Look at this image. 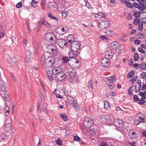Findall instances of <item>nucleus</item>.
Instances as JSON below:
<instances>
[{"label": "nucleus", "instance_id": "f257e3e1", "mask_svg": "<svg viewBox=\"0 0 146 146\" xmlns=\"http://www.w3.org/2000/svg\"><path fill=\"white\" fill-rule=\"evenodd\" d=\"M94 121L90 117H87L86 118L84 121V125L86 128H90L93 125Z\"/></svg>", "mask_w": 146, "mask_h": 146}, {"label": "nucleus", "instance_id": "f03ea898", "mask_svg": "<svg viewBox=\"0 0 146 146\" xmlns=\"http://www.w3.org/2000/svg\"><path fill=\"white\" fill-rule=\"evenodd\" d=\"M45 39L50 42H55V36L52 33H47L45 36Z\"/></svg>", "mask_w": 146, "mask_h": 146}, {"label": "nucleus", "instance_id": "7ed1b4c3", "mask_svg": "<svg viewBox=\"0 0 146 146\" xmlns=\"http://www.w3.org/2000/svg\"><path fill=\"white\" fill-rule=\"evenodd\" d=\"M109 23L107 21L103 20L100 23L99 27L101 30L107 28L109 26Z\"/></svg>", "mask_w": 146, "mask_h": 146}, {"label": "nucleus", "instance_id": "20e7f679", "mask_svg": "<svg viewBox=\"0 0 146 146\" xmlns=\"http://www.w3.org/2000/svg\"><path fill=\"white\" fill-rule=\"evenodd\" d=\"M111 120V116L110 115H103L101 117V121L103 123L110 122Z\"/></svg>", "mask_w": 146, "mask_h": 146}, {"label": "nucleus", "instance_id": "39448f33", "mask_svg": "<svg viewBox=\"0 0 146 146\" xmlns=\"http://www.w3.org/2000/svg\"><path fill=\"white\" fill-rule=\"evenodd\" d=\"M65 78V75L63 71L60 73L57 74L55 76L56 79L60 82L62 81Z\"/></svg>", "mask_w": 146, "mask_h": 146}, {"label": "nucleus", "instance_id": "423d86ee", "mask_svg": "<svg viewBox=\"0 0 146 146\" xmlns=\"http://www.w3.org/2000/svg\"><path fill=\"white\" fill-rule=\"evenodd\" d=\"M69 75L70 76L69 81L71 83L76 82L77 80L74 73L72 72H70L69 73Z\"/></svg>", "mask_w": 146, "mask_h": 146}, {"label": "nucleus", "instance_id": "0eeeda50", "mask_svg": "<svg viewBox=\"0 0 146 146\" xmlns=\"http://www.w3.org/2000/svg\"><path fill=\"white\" fill-rule=\"evenodd\" d=\"M114 53L111 50H109L105 52V57L108 59H111L113 56Z\"/></svg>", "mask_w": 146, "mask_h": 146}, {"label": "nucleus", "instance_id": "6e6552de", "mask_svg": "<svg viewBox=\"0 0 146 146\" xmlns=\"http://www.w3.org/2000/svg\"><path fill=\"white\" fill-rule=\"evenodd\" d=\"M140 6L139 9H141V11H143L146 8V1L145 0H141L139 2Z\"/></svg>", "mask_w": 146, "mask_h": 146}, {"label": "nucleus", "instance_id": "1a4fd4ad", "mask_svg": "<svg viewBox=\"0 0 146 146\" xmlns=\"http://www.w3.org/2000/svg\"><path fill=\"white\" fill-rule=\"evenodd\" d=\"M123 121L120 119H115L114 121V124L118 127H122L123 125Z\"/></svg>", "mask_w": 146, "mask_h": 146}, {"label": "nucleus", "instance_id": "9d476101", "mask_svg": "<svg viewBox=\"0 0 146 146\" xmlns=\"http://www.w3.org/2000/svg\"><path fill=\"white\" fill-rule=\"evenodd\" d=\"M109 60L106 58H104L101 60V65L104 67H107L110 64Z\"/></svg>", "mask_w": 146, "mask_h": 146}, {"label": "nucleus", "instance_id": "9b49d317", "mask_svg": "<svg viewBox=\"0 0 146 146\" xmlns=\"http://www.w3.org/2000/svg\"><path fill=\"white\" fill-rule=\"evenodd\" d=\"M51 70L54 74L56 75L62 72V70L61 66H59L54 68Z\"/></svg>", "mask_w": 146, "mask_h": 146}, {"label": "nucleus", "instance_id": "f8f14e48", "mask_svg": "<svg viewBox=\"0 0 146 146\" xmlns=\"http://www.w3.org/2000/svg\"><path fill=\"white\" fill-rule=\"evenodd\" d=\"M18 61V59L16 57H12L9 60V63L13 66H16L17 65Z\"/></svg>", "mask_w": 146, "mask_h": 146}, {"label": "nucleus", "instance_id": "ddd939ff", "mask_svg": "<svg viewBox=\"0 0 146 146\" xmlns=\"http://www.w3.org/2000/svg\"><path fill=\"white\" fill-rule=\"evenodd\" d=\"M7 122L6 119L5 122L6 124L4 126V130L5 131H9L11 129V125L10 123Z\"/></svg>", "mask_w": 146, "mask_h": 146}, {"label": "nucleus", "instance_id": "4468645a", "mask_svg": "<svg viewBox=\"0 0 146 146\" xmlns=\"http://www.w3.org/2000/svg\"><path fill=\"white\" fill-rule=\"evenodd\" d=\"M6 86L3 82H0V93L3 94L5 93L6 91Z\"/></svg>", "mask_w": 146, "mask_h": 146}, {"label": "nucleus", "instance_id": "2eb2a0df", "mask_svg": "<svg viewBox=\"0 0 146 146\" xmlns=\"http://www.w3.org/2000/svg\"><path fill=\"white\" fill-rule=\"evenodd\" d=\"M25 61L26 62H28L30 60L31 58V52L28 50L26 51L25 52Z\"/></svg>", "mask_w": 146, "mask_h": 146}, {"label": "nucleus", "instance_id": "dca6fc26", "mask_svg": "<svg viewBox=\"0 0 146 146\" xmlns=\"http://www.w3.org/2000/svg\"><path fill=\"white\" fill-rule=\"evenodd\" d=\"M57 44L58 46H61L64 45V46H66L67 45V42L66 40L63 39H59L57 41Z\"/></svg>", "mask_w": 146, "mask_h": 146}, {"label": "nucleus", "instance_id": "f3484780", "mask_svg": "<svg viewBox=\"0 0 146 146\" xmlns=\"http://www.w3.org/2000/svg\"><path fill=\"white\" fill-rule=\"evenodd\" d=\"M70 98L73 100V102L72 103V106L75 108L76 110L78 109L79 108V105L77 101L74 99L73 98Z\"/></svg>", "mask_w": 146, "mask_h": 146}, {"label": "nucleus", "instance_id": "a211bd4d", "mask_svg": "<svg viewBox=\"0 0 146 146\" xmlns=\"http://www.w3.org/2000/svg\"><path fill=\"white\" fill-rule=\"evenodd\" d=\"M107 16V15L104 13L100 12L97 14H96L95 17L96 18H104L105 19V17Z\"/></svg>", "mask_w": 146, "mask_h": 146}, {"label": "nucleus", "instance_id": "6ab92c4d", "mask_svg": "<svg viewBox=\"0 0 146 146\" xmlns=\"http://www.w3.org/2000/svg\"><path fill=\"white\" fill-rule=\"evenodd\" d=\"M129 137L131 139L136 138V137L135 133L133 131V130H131L129 133Z\"/></svg>", "mask_w": 146, "mask_h": 146}, {"label": "nucleus", "instance_id": "aec40b11", "mask_svg": "<svg viewBox=\"0 0 146 146\" xmlns=\"http://www.w3.org/2000/svg\"><path fill=\"white\" fill-rule=\"evenodd\" d=\"M46 61L52 64L55 62L54 58L51 56H50L46 59Z\"/></svg>", "mask_w": 146, "mask_h": 146}, {"label": "nucleus", "instance_id": "412c9836", "mask_svg": "<svg viewBox=\"0 0 146 146\" xmlns=\"http://www.w3.org/2000/svg\"><path fill=\"white\" fill-rule=\"evenodd\" d=\"M9 108L8 106L7 105H5V108H4L3 110V111L4 112L5 115L6 116H8L9 114Z\"/></svg>", "mask_w": 146, "mask_h": 146}, {"label": "nucleus", "instance_id": "4be33fe9", "mask_svg": "<svg viewBox=\"0 0 146 146\" xmlns=\"http://www.w3.org/2000/svg\"><path fill=\"white\" fill-rule=\"evenodd\" d=\"M80 46H71V49L72 51L77 53L80 49Z\"/></svg>", "mask_w": 146, "mask_h": 146}, {"label": "nucleus", "instance_id": "5701e85b", "mask_svg": "<svg viewBox=\"0 0 146 146\" xmlns=\"http://www.w3.org/2000/svg\"><path fill=\"white\" fill-rule=\"evenodd\" d=\"M57 5L56 3L54 2H52L48 4V7L51 9L56 7Z\"/></svg>", "mask_w": 146, "mask_h": 146}, {"label": "nucleus", "instance_id": "b1692460", "mask_svg": "<svg viewBox=\"0 0 146 146\" xmlns=\"http://www.w3.org/2000/svg\"><path fill=\"white\" fill-rule=\"evenodd\" d=\"M78 54L77 53L72 51L70 52L69 56L70 58H73L77 56Z\"/></svg>", "mask_w": 146, "mask_h": 146}, {"label": "nucleus", "instance_id": "393cba45", "mask_svg": "<svg viewBox=\"0 0 146 146\" xmlns=\"http://www.w3.org/2000/svg\"><path fill=\"white\" fill-rule=\"evenodd\" d=\"M61 117L64 121L67 119V117L66 114L65 113H61L60 114Z\"/></svg>", "mask_w": 146, "mask_h": 146}, {"label": "nucleus", "instance_id": "a878e982", "mask_svg": "<svg viewBox=\"0 0 146 146\" xmlns=\"http://www.w3.org/2000/svg\"><path fill=\"white\" fill-rule=\"evenodd\" d=\"M74 37L73 35H70L67 37V40L69 43H71L74 40Z\"/></svg>", "mask_w": 146, "mask_h": 146}, {"label": "nucleus", "instance_id": "bb28decb", "mask_svg": "<svg viewBox=\"0 0 146 146\" xmlns=\"http://www.w3.org/2000/svg\"><path fill=\"white\" fill-rule=\"evenodd\" d=\"M79 60H77L74 63V64L72 65V67L74 68L78 67L80 65V64H79Z\"/></svg>", "mask_w": 146, "mask_h": 146}, {"label": "nucleus", "instance_id": "cd10ccee", "mask_svg": "<svg viewBox=\"0 0 146 146\" xmlns=\"http://www.w3.org/2000/svg\"><path fill=\"white\" fill-rule=\"evenodd\" d=\"M45 58V56L44 55H42V56L41 58V63L42 64V66L44 67L45 66V63H46L47 62L45 60L44 58Z\"/></svg>", "mask_w": 146, "mask_h": 146}, {"label": "nucleus", "instance_id": "c85d7f7f", "mask_svg": "<svg viewBox=\"0 0 146 146\" xmlns=\"http://www.w3.org/2000/svg\"><path fill=\"white\" fill-rule=\"evenodd\" d=\"M6 137L5 135L3 134H0V141H4V140L5 139Z\"/></svg>", "mask_w": 146, "mask_h": 146}, {"label": "nucleus", "instance_id": "c756f323", "mask_svg": "<svg viewBox=\"0 0 146 146\" xmlns=\"http://www.w3.org/2000/svg\"><path fill=\"white\" fill-rule=\"evenodd\" d=\"M124 2L125 3L127 7L131 9L133 8V7L132 4H131L130 3L128 2L126 0H125Z\"/></svg>", "mask_w": 146, "mask_h": 146}, {"label": "nucleus", "instance_id": "7c9ffc66", "mask_svg": "<svg viewBox=\"0 0 146 146\" xmlns=\"http://www.w3.org/2000/svg\"><path fill=\"white\" fill-rule=\"evenodd\" d=\"M115 77L114 76H111L110 77H108L107 80H108V83L109 82H111L113 83V80L115 79Z\"/></svg>", "mask_w": 146, "mask_h": 146}, {"label": "nucleus", "instance_id": "2f4dec72", "mask_svg": "<svg viewBox=\"0 0 146 146\" xmlns=\"http://www.w3.org/2000/svg\"><path fill=\"white\" fill-rule=\"evenodd\" d=\"M38 2L34 0H32L31 3V6L34 7H35L37 6V3Z\"/></svg>", "mask_w": 146, "mask_h": 146}, {"label": "nucleus", "instance_id": "473e14b6", "mask_svg": "<svg viewBox=\"0 0 146 146\" xmlns=\"http://www.w3.org/2000/svg\"><path fill=\"white\" fill-rule=\"evenodd\" d=\"M132 5L133 7V6L134 7L138 8L139 10L141 11V8L139 9L140 6L138 3H134L132 4Z\"/></svg>", "mask_w": 146, "mask_h": 146}, {"label": "nucleus", "instance_id": "72a5a7b5", "mask_svg": "<svg viewBox=\"0 0 146 146\" xmlns=\"http://www.w3.org/2000/svg\"><path fill=\"white\" fill-rule=\"evenodd\" d=\"M134 72L133 71H132L130 72H129L127 75V77L128 78H130L132 77L134 75Z\"/></svg>", "mask_w": 146, "mask_h": 146}, {"label": "nucleus", "instance_id": "f704fd0d", "mask_svg": "<svg viewBox=\"0 0 146 146\" xmlns=\"http://www.w3.org/2000/svg\"><path fill=\"white\" fill-rule=\"evenodd\" d=\"M140 68L142 70L146 69V64L145 63H141L140 66Z\"/></svg>", "mask_w": 146, "mask_h": 146}, {"label": "nucleus", "instance_id": "c9c22d12", "mask_svg": "<svg viewBox=\"0 0 146 146\" xmlns=\"http://www.w3.org/2000/svg\"><path fill=\"white\" fill-rule=\"evenodd\" d=\"M134 60L135 61H137L139 59V55L137 53H135L133 57Z\"/></svg>", "mask_w": 146, "mask_h": 146}, {"label": "nucleus", "instance_id": "e433bc0d", "mask_svg": "<svg viewBox=\"0 0 146 146\" xmlns=\"http://www.w3.org/2000/svg\"><path fill=\"white\" fill-rule=\"evenodd\" d=\"M128 143L131 146H137V145L136 142L134 141H129Z\"/></svg>", "mask_w": 146, "mask_h": 146}, {"label": "nucleus", "instance_id": "4c0bfd02", "mask_svg": "<svg viewBox=\"0 0 146 146\" xmlns=\"http://www.w3.org/2000/svg\"><path fill=\"white\" fill-rule=\"evenodd\" d=\"M62 61L64 63H66L69 60V58L67 57H63L62 59Z\"/></svg>", "mask_w": 146, "mask_h": 146}, {"label": "nucleus", "instance_id": "58836bf2", "mask_svg": "<svg viewBox=\"0 0 146 146\" xmlns=\"http://www.w3.org/2000/svg\"><path fill=\"white\" fill-rule=\"evenodd\" d=\"M133 16L136 18L139 17L140 16V12L139 11L135 12L133 14Z\"/></svg>", "mask_w": 146, "mask_h": 146}, {"label": "nucleus", "instance_id": "ea45409f", "mask_svg": "<svg viewBox=\"0 0 146 146\" xmlns=\"http://www.w3.org/2000/svg\"><path fill=\"white\" fill-rule=\"evenodd\" d=\"M55 142L56 144H57L58 145H62V140L60 139H58L57 140H56Z\"/></svg>", "mask_w": 146, "mask_h": 146}, {"label": "nucleus", "instance_id": "a19ab883", "mask_svg": "<svg viewBox=\"0 0 146 146\" xmlns=\"http://www.w3.org/2000/svg\"><path fill=\"white\" fill-rule=\"evenodd\" d=\"M139 19L138 18H136L134 19L133 23L135 25H137L139 23Z\"/></svg>", "mask_w": 146, "mask_h": 146}, {"label": "nucleus", "instance_id": "79ce46f5", "mask_svg": "<svg viewBox=\"0 0 146 146\" xmlns=\"http://www.w3.org/2000/svg\"><path fill=\"white\" fill-rule=\"evenodd\" d=\"M88 87L90 88V87L92 89H93V83L92 80H90L89 82V84L88 85Z\"/></svg>", "mask_w": 146, "mask_h": 146}, {"label": "nucleus", "instance_id": "37998d69", "mask_svg": "<svg viewBox=\"0 0 146 146\" xmlns=\"http://www.w3.org/2000/svg\"><path fill=\"white\" fill-rule=\"evenodd\" d=\"M108 85L109 86V88L111 90H113V83L111 82H109L108 84Z\"/></svg>", "mask_w": 146, "mask_h": 146}, {"label": "nucleus", "instance_id": "c03bdc74", "mask_svg": "<svg viewBox=\"0 0 146 146\" xmlns=\"http://www.w3.org/2000/svg\"><path fill=\"white\" fill-rule=\"evenodd\" d=\"M62 14L63 18L65 19L67 17V11H64L62 12Z\"/></svg>", "mask_w": 146, "mask_h": 146}, {"label": "nucleus", "instance_id": "a18cd8bd", "mask_svg": "<svg viewBox=\"0 0 146 146\" xmlns=\"http://www.w3.org/2000/svg\"><path fill=\"white\" fill-rule=\"evenodd\" d=\"M71 44H72V45H76V46H80V44L78 42L76 41H72L71 43H70Z\"/></svg>", "mask_w": 146, "mask_h": 146}, {"label": "nucleus", "instance_id": "49530a36", "mask_svg": "<svg viewBox=\"0 0 146 146\" xmlns=\"http://www.w3.org/2000/svg\"><path fill=\"white\" fill-rule=\"evenodd\" d=\"M51 50L52 51V53L54 54H57V51L55 46L54 47V48H52Z\"/></svg>", "mask_w": 146, "mask_h": 146}, {"label": "nucleus", "instance_id": "de8ad7c7", "mask_svg": "<svg viewBox=\"0 0 146 146\" xmlns=\"http://www.w3.org/2000/svg\"><path fill=\"white\" fill-rule=\"evenodd\" d=\"M141 122H144V121L143 120L141 121L138 119H136L134 121V123L136 125H138Z\"/></svg>", "mask_w": 146, "mask_h": 146}, {"label": "nucleus", "instance_id": "09e8293b", "mask_svg": "<svg viewBox=\"0 0 146 146\" xmlns=\"http://www.w3.org/2000/svg\"><path fill=\"white\" fill-rule=\"evenodd\" d=\"M42 110L43 111L47 113V110L46 108V106L45 104L44 103L42 106Z\"/></svg>", "mask_w": 146, "mask_h": 146}, {"label": "nucleus", "instance_id": "8fccbe9b", "mask_svg": "<svg viewBox=\"0 0 146 146\" xmlns=\"http://www.w3.org/2000/svg\"><path fill=\"white\" fill-rule=\"evenodd\" d=\"M141 78L142 79L145 78L146 76V73L145 72H143L140 74Z\"/></svg>", "mask_w": 146, "mask_h": 146}, {"label": "nucleus", "instance_id": "3c124183", "mask_svg": "<svg viewBox=\"0 0 146 146\" xmlns=\"http://www.w3.org/2000/svg\"><path fill=\"white\" fill-rule=\"evenodd\" d=\"M100 146H109L108 144L104 141L101 142L100 143Z\"/></svg>", "mask_w": 146, "mask_h": 146}, {"label": "nucleus", "instance_id": "603ef678", "mask_svg": "<svg viewBox=\"0 0 146 146\" xmlns=\"http://www.w3.org/2000/svg\"><path fill=\"white\" fill-rule=\"evenodd\" d=\"M119 45V42L117 41H114L111 43L110 46H117Z\"/></svg>", "mask_w": 146, "mask_h": 146}, {"label": "nucleus", "instance_id": "864d4df0", "mask_svg": "<svg viewBox=\"0 0 146 146\" xmlns=\"http://www.w3.org/2000/svg\"><path fill=\"white\" fill-rule=\"evenodd\" d=\"M143 24L140 23L138 25V28L139 31H141L143 29Z\"/></svg>", "mask_w": 146, "mask_h": 146}, {"label": "nucleus", "instance_id": "5fc2aeb1", "mask_svg": "<svg viewBox=\"0 0 146 146\" xmlns=\"http://www.w3.org/2000/svg\"><path fill=\"white\" fill-rule=\"evenodd\" d=\"M16 7L18 8H21L22 7V3L20 2L18 3L16 5Z\"/></svg>", "mask_w": 146, "mask_h": 146}, {"label": "nucleus", "instance_id": "6e6d98bb", "mask_svg": "<svg viewBox=\"0 0 146 146\" xmlns=\"http://www.w3.org/2000/svg\"><path fill=\"white\" fill-rule=\"evenodd\" d=\"M104 106L105 108H107L109 107V104L108 102L107 101H105L104 102Z\"/></svg>", "mask_w": 146, "mask_h": 146}, {"label": "nucleus", "instance_id": "4d7b16f0", "mask_svg": "<svg viewBox=\"0 0 146 146\" xmlns=\"http://www.w3.org/2000/svg\"><path fill=\"white\" fill-rule=\"evenodd\" d=\"M48 16L52 19L54 17V16L52 15V14L50 12H49L48 14Z\"/></svg>", "mask_w": 146, "mask_h": 146}, {"label": "nucleus", "instance_id": "13d9d810", "mask_svg": "<svg viewBox=\"0 0 146 146\" xmlns=\"http://www.w3.org/2000/svg\"><path fill=\"white\" fill-rule=\"evenodd\" d=\"M48 76L50 81H52L54 80V77L52 74L48 75Z\"/></svg>", "mask_w": 146, "mask_h": 146}, {"label": "nucleus", "instance_id": "bf43d9fd", "mask_svg": "<svg viewBox=\"0 0 146 146\" xmlns=\"http://www.w3.org/2000/svg\"><path fill=\"white\" fill-rule=\"evenodd\" d=\"M141 41L138 39L135 40L134 41V44L136 45H139Z\"/></svg>", "mask_w": 146, "mask_h": 146}, {"label": "nucleus", "instance_id": "052dcab7", "mask_svg": "<svg viewBox=\"0 0 146 146\" xmlns=\"http://www.w3.org/2000/svg\"><path fill=\"white\" fill-rule=\"evenodd\" d=\"M45 20H44L43 19H41L39 22V25H41L42 24H44Z\"/></svg>", "mask_w": 146, "mask_h": 146}, {"label": "nucleus", "instance_id": "680f3d73", "mask_svg": "<svg viewBox=\"0 0 146 146\" xmlns=\"http://www.w3.org/2000/svg\"><path fill=\"white\" fill-rule=\"evenodd\" d=\"M44 25L45 26L48 27H50V24L48 23L46 21L45 22V23H44Z\"/></svg>", "mask_w": 146, "mask_h": 146}, {"label": "nucleus", "instance_id": "e2e57ef3", "mask_svg": "<svg viewBox=\"0 0 146 146\" xmlns=\"http://www.w3.org/2000/svg\"><path fill=\"white\" fill-rule=\"evenodd\" d=\"M133 99L134 100L136 101H137L139 100L138 96L136 95H135L133 96Z\"/></svg>", "mask_w": 146, "mask_h": 146}, {"label": "nucleus", "instance_id": "0e129e2a", "mask_svg": "<svg viewBox=\"0 0 146 146\" xmlns=\"http://www.w3.org/2000/svg\"><path fill=\"white\" fill-rule=\"evenodd\" d=\"M132 15L131 14L129 13L127 17V19L130 20L131 19Z\"/></svg>", "mask_w": 146, "mask_h": 146}, {"label": "nucleus", "instance_id": "69168bd1", "mask_svg": "<svg viewBox=\"0 0 146 146\" xmlns=\"http://www.w3.org/2000/svg\"><path fill=\"white\" fill-rule=\"evenodd\" d=\"M74 139L75 140L77 141H79L80 140V138L77 136H74Z\"/></svg>", "mask_w": 146, "mask_h": 146}, {"label": "nucleus", "instance_id": "338daca9", "mask_svg": "<svg viewBox=\"0 0 146 146\" xmlns=\"http://www.w3.org/2000/svg\"><path fill=\"white\" fill-rule=\"evenodd\" d=\"M146 94V92H140L139 93V95L140 96H145V95Z\"/></svg>", "mask_w": 146, "mask_h": 146}, {"label": "nucleus", "instance_id": "774afa93", "mask_svg": "<svg viewBox=\"0 0 146 146\" xmlns=\"http://www.w3.org/2000/svg\"><path fill=\"white\" fill-rule=\"evenodd\" d=\"M143 20L142 22L145 24H146V16H145L142 18Z\"/></svg>", "mask_w": 146, "mask_h": 146}]
</instances>
